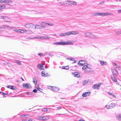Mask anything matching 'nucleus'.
Returning <instances> with one entry per match:
<instances>
[{"mask_svg":"<svg viewBox=\"0 0 121 121\" xmlns=\"http://www.w3.org/2000/svg\"><path fill=\"white\" fill-rule=\"evenodd\" d=\"M79 34V32L77 31H71L66 32L64 33H60L59 35L60 37L66 36L70 35H76Z\"/></svg>","mask_w":121,"mask_h":121,"instance_id":"nucleus-1","label":"nucleus"},{"mask_svg":"<svg viewBox=\"0 0 121 121\" xmlns=\"http://www.w3.org/2000/svg\"><path fill=\"white\" fill-rule=\"evenodd\" d=\"M53 44L54 45H72L73 44V43L71 42L70 41L68 40L63 42H55L53 43Z\"/></svg>","mask_w":121,"mask_h":121,"instance_id":"nucleus-2","label":"nucleus"},{"mask_svg":"<svg viewBox=\"0 0 121 121\" xmlns=\"http://www.w3.org/2000/svg\"><path fill=\"white\" fill-rule=\"evenodd\" d=\"M84 35L85 37H87L89 39L93 38V39H95L98 38L97 37L90 32H86Z\"/></svg>","mask_w":121,"mask_h":121,"instance_id":"nucleus-3","label":"nucleus"},{"mask_svg":"<svg viewBox=\"0 0 121 121\" xmlns=\"http://www.w3.org/2000/svg\"><path fill=\"white\" fill-rule=\"evenodd\" d=\"M24 26L27 28H34V25L32 23H28L24 25Z\"/></svg>","mask_w":121,"mask_h":121,"instance_id":"nucleus-4","label":"nucleus"},{"mask_svg":"<svg viewBox=\"0 0 121 121\" xmlns=\"http://www.w3.org/2000/svg\"><path fill=\"white\" fill-rule=\"evenodd\" d=\"M37 67L40 70H43L44 69V68H47L46 66L44 64H39L38 65Z\"/></svg>","mask_w":121,"mask_h":121,"instance_id":"nucleus-5","label":"nucleus"},{"mask_svg":"<svg viewBox=\"0 0 121 121\" xmlns=\"http://www.w3.org/2000/svg\"><path fill=\"white\" fill-rule=\"evenodd\" d=\"M116 105V104L115 103H112L109 105H106L105 106V107L107 109L109 108H112L115 107Z\"/></svg>","mask_w":121,"mask_h":121,"instance_id":"nucleus-6","label":"nucleus"},{"mask_svg":"<svg viewBox=\"0 0 121 121\" xmlns=\"http://www.w3.org/2000/svg\"><path fill=\"white\" fill-rule=\"evenodd\" d=\"M82 69L84 70H88V69H91V66L89 65H84Z\"/></svg>","mask_w":121,"mask_h":121,"instance_id":"nucleus-7","label":"nucleus"},{"mask_svg":"<svg viewBox=\"0 0 121 121\" xmlns=\"http://www.w3.org/2000/svg\"><path fill=\"white\" fill-rule=\"evenodd\" d=\"M46 22H39V25L40 26L42 29H44L46 28Z\"/></svg>","mask_w":121,"mask_h":121,"instance_id":"nucleus-8","label":"nucleus"},{"mask_svg":"<svg viewBox=\"0 0 121 121\" xmlns=\"http://www.w3.org/2000/svg\"><path fill=\"white\" fill-rule=\"evenodd\" d=\"M1 3H4L5 4L11 3L12 1L10 0H1Z\"/></svg>","mask_w":121,"mask_h":121,"instance_id":"nucleus-9","label":"nucleus"},{"mask_svg":"<svg viewBox=\"0 0 121 121\" xmlns=\"http://www.w3.org/2000/svg\"><path fill=\"white\" fill-rule=\"evenodd\" d=\"M23 88H31V86L30 85H29L27 83H24L23 85Z\"/></svg>","mask_w":121,"mask_h":121,"instance_id":"nucleus-10","label":"nucleus"},{"mask_svg":"<svg viewBox=\"0 0 121 121\" xmlns=\"http://www.w3.org/2000/svg\"><path fill=\"white\" fill-rule=\"evenodd\" d=\"M41 74L44 77L49 76V75L48 74V73H46L45 72V71H43L41 73Z\"/></svg>","mask_w":121,"mask_h":121,"instance_id":"nucleus-11","label":"nucleus"},{"mask_svg":"<svg viewBox=\"0 0 121 121\" xmlns=\"http://www.w3.org/2000/svg\"><path fill=\"white\" fill-rule=\"evenodd\" d=\"M1 18L3 19V20L5 22H10V21L9 20H6V18H9L5 16H0Z\"/></svg>","mask_w":121,"mask_h":121,"instance_id":"nucleus-12","label":"nucleus"},{"mask_svg":"<svg viewBox=\"0 0 121 121\" xmlns=\"http://www.w3.org/2000/svg\"><path fill=\"white\" fill-rule=\"evenodd\" d=\"M90 94L91 92H86L83 94L82 96L83 97H86L87 96L89 95Z\"/></svg>","mask_w":121,"mask_h":121,"instance_id":"nucleus-13","label":"nucleus"},{"mask_svg":"<svg viewBox=\"0 0 121 121\" xmlns=\"http://www.w3.org/2000/svg\"><path fill=\"white\" fill-rule=\"evenodd\" d=\"M72 74L73 76L76 77L78 78L80 76V74L76 72L73 73Z\"/></svg>","mask_w":121,"mask_h":121,"instance_id":"nucleus-14","label":"nucleus"},{"mask_svg":"<svg viewBox=\"0 0 121 121\" xmlns=\"http://www.w3.org/2000/svg\"><path fill=\"white\" fill-rule=\"evenodd\" d=\"M100 85V84H95L94 85L92 86V88L94 89H99V87Z\"/></svg>","mask_w":121,"mask_h":121,"instance_id":"nucleus-15","label":"nucleus"},{"mask_svg":"<svg viewBox=\"0 0 121 121\" xmlns=\"http://www.w3.org/2000/svg\"><path fill=\"white\" fill-rule=\"evenodd\" d=\"M69 2L68 4L70 5H76L77 4V3L76 2L74 1H67Z\"/></svg>","mask_w":121,"mask_h":121,"instance_id":"nucleus-16","label":"nucleus"},{"mask_svg":"<svg viewBox=\"0 0 121 121\" xmlns=\"http://www.w3.org/2000/svg\"><path fill=\"white\" fill-rule=\"evenodd\" d=\"M102 16H108L113 15L112 13H102Z\"/></svg>","mask_w":121,"mask_h":121,"instance_id":"nucleus-17","label":"nucleus"},{"mask_svg":"<svg viewBox=\"0 0 121 121\" xmlns=\"http://www.w3.org/2000/svg\"><path fill=\"white\" fill-rule=\"evenodd\" d=\"M14 28L13 27L9 26L8 25H4V28H7L9 29H11L13 30Z\"/></svg>","mask_w":121,"mask_h":121,"instance_id":"nucleus-18","label":"nucleus"},{"mask_svg":"<svg viewBox=\"0 0 121 121\" xmlns=\"http://www.w3.org/2000/svg\"><path fill=\"white\" fill-rule=\"evenodd\" d=\"M116 119L120 121H121V114L117 115L116 116Z\"/></svg>","mask_w":121,"mask_h":121,"instance_id":"nucleus-19","label":"nucleus"},{"mask_svg":"<svg viewBox=\"0 0 121 121\" xmlns=\"http://www.w3.org/2000/svg\"><path fill=\"white\" fill-rule=\"evenodd\" d=\"M36 39V37L34 36L31 37H29L25 39L26 40H28L30 39Z\"/></svg>","mask_w":121,"mask_h":121,"instance_id":"nucleus-20","label":"nucleus"},{"mask_svg":"<svg viewBox=\"0 0 121 121\" xmlns=\"http://www.w3.org/2000/svg\"><path fill=\"white\" fill-rule=\"evenodd\" d=\"M100 63L101 65L102 66H103L104 65H107V64L106 62L102 60H100Z\"/></svg>","mask_w":121,"mask_h":121,"instance_id":"nucleus-21","label":"nucleus"},{"mask_svg":"<svg viewBox=\"0 0 121 121\" xmlns=\"http://www.w3.org/2000/svg\"><path fill=\"white\" fill-rule=\"evenodd\" d=\"M82 62V60H80L78 62V64L80 66H84V63H84V62H83V63H81V62Z\"/></svg>","mask_w":121,"mask_h":121,"instance_id":"nucleus-22","label":"nucleus"},{"mask_svg":"<svg viewBox=\"0 0 121 121\" xmlns=\"http://www.w3.org/2000/svg\"><path fill=\"white\" fill-rule=\"evenodd\" d=\"M8 5V4L6 5H5L0 4V10H1L2 9L6 8Z\"/></svg>","mask_w":121,"mask_h":121,"instance_id":"nucleus-23","label":"nucleus"},{"mask_svg":"<svg viewBox=\"0 0 121 121\" xmlns=\"http://www.w3.org/2000/svg\"><path fill=\"white\" fill-rule=\"evenodd\" d=\"M59 90V88L55 86H54L52 91H58Z\"/></svg>","mask_w":121,"mask_h":121,"instance_id":"nucleus-24","label":"nucleus"},{"mask_svg":"<svg viewBox=\"0 0 121 121\" xmlns=\"http://www.w3.org/2000/svg\"><path fill=\"white\" fill-rule=\"evenodd\" d=\"M112 72L114 75L116 76L118 75V73L116 70L115 69H113L112 70Z\"/></svg>","mask_w":121,"mask_h":121,"instance_id":"nucleus-25","label":"nucleus"},{"mask_svg":"<svg viewBox=\"0 0 121 121\" xmlns=\"http://www.w3.org/2000/svg\"><path fill=\"white\" fill-rule=\"evenodd\" d=\"M7 87L8 88H10L13 90H15L16 88V87H15L12 86H7Z\"/></svg>","mask_w":121,"mask_h":121,"instance_id":"nucleus-26","label":"nucleus"},{"mask_svg":"<svg viewBox=\"0 0 121 121\" xmlns=\"http://www.w3.org/2000/svg\"><path fill=\"white\" fill-rule=\"evenodd\" d=\"M113 65L114 66H115V67L118 70H120V67L116 63H114Z\"/></svg>","mask_w":121,"mask_h":121,"instance_id":"nucleus-27","label":"nucleus"},{"mask_svg":"<svg viewBox=\"0 0 121 121\" xmlns=\"http://www.w3.org/2000/svg\"><path fill=\"white\" fill-rule=\"evenodd\" d=\"M34 28L36 29H41L40 26L38 24L34 25Z\"/></svg>","mask_w":121,"mask_h":121,"instance_id":"nucleus-28","label":"nucleus"},{"mask_svg":"<svg viewBox=\"0 0 121 121\" xmlns=\"http://www.w3.org/2000/svg\"><path fill=\"white\" fill-rule=\"evenodd\" d=\"M45 36H39L36 37V39H45Z\"/></svg>","mask_w":121,"mask_h":121,"instance_id":"nucleus-29","label":"nucleus"},{"mask_svg":"<svg viewBox=\"0 0 121 121\" xmlns=\"http://www.w3.org/2000/svg\"><path fill=\"white\" fill-rule=\"evenodd\" d=\"M33 82L35 85H36L37 83V81L35 77H34L33 78Z\"/></svg>","mask_w":121,"mask_h":121,"instance_id":"nucleus-30","label":"nucleus"},{"mask_svg":"<svg viewBox=\"0 0 121 121\" xmlns=\"http://www.w3.org/2000/svg\"><path fill=\"white\" fill-rule=\"evenodd\" d=\"M43 121H47L50 118V117H48L43 116Z\"/></svg>","mask_w":121,"mask_h":121,"instance_id":"nucleus-31","label":"nucleus"},{"mask_svg":"<svg viewBox=\"0 0 121 121\" xmlns=\"http://www.w3.org/2000/svg\"><path fill=\"white\" fill-rule=\"evenodd\" d=\"M111 79L112 80L115 82H116L117 81V78L114 76L111 77Z\"/></svg>","mask_w":121,"mask_h":121,"instance_id":"nucleus-32","label":"nucleus"},{"mask_svg":"<svg viewBox=\"0 0 121 121\" xmlns=\"http://www.w3.org/2000/svg\"><path fill=\"white\" fill-rule=\"evenodd\" d=\"M54 25V24L51 23H46V26H51Z\"/></svg>","mask_w":121,"mask_h":121,"instance_id":"nucleus-33","label":"nucleus"},{"mask_svg":"<svg viewBox=\"0 0 121 121\" xmlns=\"http://www.w3.org/2000/svg\"><path fill=\"white\" fill-rule=\"evenodd\" d=\"M58 55L61 56H65V54L63 53H61L60 52H58L57 53Z\"/></svg>","mask_w":121,"mask_h":121,"instance_id":"nucleus-34","label":"nucleus"},{"mask_svg":"<svg viewBox=\"0 0 121 121\" xmlns=\"http://www.w3.org/2000/svg\"><path fill=\"white\" fill-rule=\"evenodd\" d=\"M22 117L24 118H28L29 117V116L28 115H22L21 116Z\"/></svg>","mask_w":121,"mask_h":121,"instance_id":"nucleus-35","label":"nucleus"},{"mask_svg":"<svg viewBox=\"0 0 121 121\" xmlns=\"http://www.w3.org/2000/svg\"><path fill=\"white\" fill-rule=\"evenodd\" d=\"M83 85H84L86 84H88L87 80H85L83 81L82 83Z\"/></svg>","mask_w":121,"mask_h":121,"instance_id":"nucleus-36","label":"nucleus"},{"mask_svg":"<svg viewBox=\"0 0 121 121\" xmlns=\"http://www.w3.org/2000/svg\"><path fill=\"white\" fill-rule=\"evenodd\" d=\"M43 116H38L37 119L39 120H43Z\"/></svg>","mask_w":121,"mask_h":121,"instance_id":"nucleus-37","label":"nucleus"},{"mask_svg":"<svg viewBox=\"0 0 121 121\" xmlns=\"http://www.w3.org/2000/svg\"><path fill=\"white\" fill-rule=\"evenodd\" d=\"M102 13H95V15L96 16H102Z\"/></svg>","mask_w":121,"mask_h":121,"instance_id":"nucleus-38","label":"nucleus"},{"mask_svg":"<svg viewBox=\"0 0 121 121\" xmlns=\"http://www.w3.org/2000/svg\"><path fill=\"white\" fill-rule=\"evenodd\" d=\"M15 62L19 65H20L22 64L18 60H15Z\"/></svg>","mask_w":121,"mask_h":121,"instance_id":"nucleus-39","label":"nucleus"},{"mask_svg":"<svg viewBox=\"0 0 121 121\" xmlns=\"http://www.w3.org/2000/svg\"><path fill=\"white\" fill-rule=\"evenodd\" d=\"M88 84L92 83L93 82V81L91 79L87 80Z\"/></svg>","mask_w":121,"mask_h":121,"instance_id":"nucleus-40","label":"nucleus"},{"mask_svg":"<svg viewBox=\"0 0 121 121\" xmlns=\"http://www.w3.org/2000/svg\"><path fill=\"white\" fill-rule=\"evenodd\" d=\"M38 55L40 57H41L42 56H44L45 55V54H43L42 53H38Z\"/></svg>","mask_w":121,"mask_h":121,"instance_id":"nucleus-41","label":"nucleus"},{"mask_svg":"<svg viewBox=\"0 0 121 121\" xmlns=\"http://www.w3.org/2000/svg\"><path fill=\"white\" fill-rule=\"evenodd\" d=\"M108 93L109 95H112L113 97H114V98H116V97L112 93H111L110 92H108Z\"/></svg>","mask_w":121,"mask_h":121,"instance_id":"nucleus-42","label":"nucleus"},{"mask_svg":"<svg viewBox=\"0 0 121 121\" xmlns=\"http://www.w3.org/2000/svg\"><path fill=\"white\" fill-rule=\"evenodd\" d=\"M51 37L48 36L47 35L45 36V39L48 40L51 38Z\"/></svg>","mask_w":121,"mask_h":121,"instance_id":"nucleus-43","label":"nucleus"},{"mask_svg":"<svg viewBox=\"0 0 121 121\" xmlns=\"http://www.w3.org/2000/svg\"><path fill=\"white\" fill-rule=\"evenodd\" d=\"M27 33L29 34H31L32 33H33L32 31L30 30H27Z\"/></svg>","mask_w":121,"mask_h":121,"instance_id":"nucleus-44","label":"nucleus"},{"mask_svg":"<svg viewBox=\"0 0 121 121\" xmlns=\"http://www.w3.org/2000/svg\"><path fill=\"white\" fill-rule=\"evenodd\" d=\"M53 87L52 86H48V88L49 89H51L52 91L53 88Z\"/></svg>","mask_w":121,"mask_h":121,"instance_id":"nucleus-45","label":"nucleus"},{"mask_svg":"<svg viewBox=\"0 0 121 121\" xmlns=\"http://www.w3.org/2000/svg\"><path fill=\"white\" fill-rule=\"evenodd\" d=\"M24 32V29H19V33H23Z\"/></svg>","mask_w":121,"mask_h":121,"instance_id":"nucleus-46","label":"nucleus"},{"mask_svg":"<svg viewBox=\"0 0 121 121\" xmlns=\"http://www.w3.org/2000/svg\"><path fill=\"white\" fill-rule=\"evenodd\" d=\"M42 111L43 112L47 111L48 109L47 108H44L42 109Z\"/></svg>","mask_w":121,"mask_h":121,"instance_id":"nucleus-47","label":"nucleus"},{"mask_svg":"<svg viewBox=\"0 0 121 121\" xmlns=\"http://www.w3.org/2000/svg\"><path fill=\"white\" fill-rule=\"evenodd\" d=\"M15 32H19V29H16L13 30Z\"/></svg>","mask_w":121,"mask_h":121,"instance_id":"nucleus-48","label":"nucleus"},{"mask_svg":"<svg viewBox=\"0 0 121 121\" xmlns=\"http://www.w3.org/2000/svg\"><path fill=\"white\" fill-rule=\"evenodd\" d=\"M37 89L38 91L41 92H42V91L43 90L42 89H40V88L39 87H38L37 88Z\"/></svg>","mask_w":121,"mask_h":121,"instance_id":"nucleus-49","label":"nucleus"},{"mask_svg":"<svg viewBox=\"0 0 121 121\" xmlns=\"http://www.w3.org/2000/svg\"><path fill=\"white\" fill-rule=\"evenodd\" d=\"M116 34L118 35H119L120 34H121V31H116Z\"/></svg>","mask_w":121,"mask_h":121,"instance_id":"nucleus-50","label":"nucleus"},{"mask_svg":"<svg viewBox=\"0 0 121 121\" xmlns=\"http://www.w3.org/2000/svg\"><path fill=\"white\" fill-rule=\"evenodd\" d=\"M71 61H72L74 62H73L72 63H74L76 62L74 58H72V59L71 60Z\"/></svg>","mask_w":121,"mask_h":121,"instance_id":"nucleus-51","label":"nucleus"},{"mask_svg":"<svg viewBox=\"0 0 121 121\" xmlns=\"http://www.w3.org/2000/svg\"><path fill=\"white\" fill-rule=\"evenodd\" d=\"M66 67V68H65V67H63L62 68L63 69H68L69 67H68V66H67Z\"/></svg>","mask_w":121,"mask_h":121,"instance_id":"nucleus-52","label":"nucleus"},{"mask_svg":"<svg viewBox=\"0 0 121 121\" xmlns=\"http://www.w3.org/2000/svg\"><path fill=\"white\" fill-rule=\"evenodd\" d=\"M62 107H57V108L58 109H61L62 108ZM63 108H64V107H62Z\"/></svg>","mask_w":121,"mask_h":121,"instance_id":"nucleus-53","label":"nucleus"},{"mask_svg":"<svg viewBox=\"0 0 121 121\" xmlns=\"http://www.w3.org/2000/svg\"><path fill=\"white\" fill-rule=\"evenodd\" d=\"M72 58L71 57H68L67 58V59L69 60H71V59H72Z\"/></svg>","mask_w":121,"mask_h":121,"instance_id":"nucleus-54","label":"nucleus"},{"mask_svg":"<svg viewBox=\"0 0 121 121\" xmlns=\"http://www.w3.org/2000/svg\"><path fill=\"white\" fill-rule=\"evenodd\" d=\"M1 93H2V95H3V97H5V96H4V95H5V93H4V92H1Z\"/></svg>","mask_w":121,"mask_h":121,"instance_id":"nucleus-55","label":"nucleus"},{"mask_svg":"<svg viewBox=\"0 0 121 121\" xmlns=\"http://www.w3.org/2000/svg\"><path fill=\"white\" fill-rule=\"evenodd\" d=\"M82 62H84V63H84V65L86 64L87 63V62L86 61L84 60H82Z\"/></svg>","mask_w":121,"mask_h":121,"instance_id":"nucleus-56","label":"nucleus"},{"mask_svg":"<svg viewBox=\"0 0 121 121\" xmlns=\"http://www.w3.org/2000/svg\"><path fill=\"white\" fill-rule=\"evenodd\" d=\"M37 91V90L36 89H34L33 90V91L35 93Z\"/></svg>","mask_w":121,"mask_h":121,"instance_id":"nucleus-57","label":"nucleus"},{"mask_svg":"<svg viewBox=\"0 0 121 121\" xmlns=\"http://www.w3.org/2000/svg\"><path fill=\"white\" fill-rule=\"evenodd\" d=\"M48 54L49 56H53V55L49 53Z\"/></svg>","mask_w":121,"mask_h":121,"instance_id":"nucleus-58","label":"nucleus"},{"mask_svg":"<svg viewBox=\"0 0 121 121\" xmlns=\"http://www.w3.org/2000/svg\"><path fill=\"white\" fill-rule=\"evenodd\" d=\"M0 28L3 29L4 28V25L3 26H0Z\"/></svg>","mask_w":121,"mask_h":121,"instance_id":"nucleus-59","label":"nucleus"},{"mask_svg":"<svg viewBox=\"0 0 121 121\" xmlns=\"http://www.w3.org/2000/svg\"><path fill=\"white\" fill-rule=\"evenodd\" d=\"M27 119H23L22 120V121H27Z\"/></svg>","mask_w":121,"mask_h":121,"instance_id":"nucleus-60","label":"nucleus"},{"mask_svg":"<svg viewBox=\"0 0 121 121\" xmlns=\"http://www.w3.org/2000/svg\"><path fill=\"white\" fill-rule=\"evenodd\" d=\"M117 11L118 13H121V10H118Z\"/></svg>","mask_w":121,"mask_h":121,"instance_id":"nucleus-61","label":"nucleus"},{"mask_svg":"<svg viewBox=\"0 0 121 121\" xmlns=\"http://www.w3.org/2000/svg\"><path fill=\"white\" fill-rule=\"evenodd\" d=\"M91 14L92 15V16H96V15H95V13Z\"/></svg>","mask_w":121,"mask_h":121,"instance_id":"nucleus-62","label":"nucleus"},{"mask_svg":"<svg viewBox=\"0 0 121 121\" xmlns=\"http://www.w3.org/2000/svg\"><path fill=\"white\" fill-rule=\"evenodd\" d=\"M4 64L5 65H7L8 64V63H4Z\"/></svg>","mask_w":121,"mask_h":121,"instance_id":"nucleus-63","label":"nucleus"},{"mask_svg":"<svg viewBox=\"0 0 121 121\" xmlns=\"http://www.w3.org/2000/svg\"><path fill=\"white\" fill-rule=\"evenodd\" d=\"M78 121H85L84 120H82V119H81V120H79Z\"/></svg>","mask_w":121,"mask_h":121,"instance_id":"nucleus-64","label":"nucleus"}]
</instances>
